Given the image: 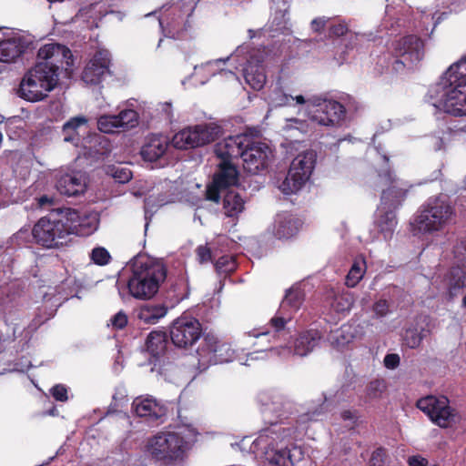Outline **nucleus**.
Wrapping results in <instances>:
<instances>
[{
	"instance_id": "09e8293b",
	"label": "nucleus",
	"mask_w": 466,
	"mask_h": 466,
	"mask_svg": "<svg viewBox=\"0 0 466 466\" xmlns=\"http://www.w3.org/2000/svg\"><path fill=\"white\" fill-rule=\"evenodd\" d=\"M385 390V383L382 380H373L367 388V394L370 398H379Z\"/></svg>"
},
{
	"instance_id": "4468645a",
	"label": "nucleus",
	"mask_w": 466,
	"mask_h": 466,
	"mask_svg": "<svg viewBox=\"0 0 466 466\" xmlns=\"http://www.w3.org/2000/svg\"><path fill=\"white\" fill-rule=\"evenodd\" d=\"M417 407L431 420L441 428L451 427L459 420L458 413L450 406L449 400L444 396L429 395L417 401Z\"/></svg>"
},
{
	"instance_id": "0eeeda50",
	"label": "nucleus",
	"mask_w": 466,
	"mask_h": 466,
	"mask_svg": "<svg viewBox=\"0 0 466 466\" xmlns=\"http://www.w3.org/2000/svg\"><path fill=\"white\" fill-rule=\"evenodd\" d=\"M454 217V208L446 198H430L418 210L410 223L411 229L415 235H431L451 225Z\"/></svg>"
},
{
	"instance_id": "c03bdc74",
	"label": "nucleus",
	"mask_w": 466,
	"mask_h": 466,
	"mask_svg": "<svg viewBox=\"0 0 466 466\" xmlns=\"http://www.w3.org/2000/svg\"><path fill=\"white\" fill-rule=\"evenodd\" d=\"M90 258L95 264L105 266L109 263L111 256L105 248L96 247L92 249Z\"/></svg>"
},
{
	"instance_id": "dca6fc26",
	"label": "nucleus",
	"mask_w": 466,
	"mask_h": 466,
	"mask_svg": "<svg viewBox=\"0 0 466 466\" xmlns=\"http://www.w3.org/2000/svg\"><path fill=\"white\" fill-rule=\"evenodd\" d=\"M303 299V292L299 287H292L287 291L279 311L270 319V326L275 331V334L272 335L274 339H279L280 337L287 334L284 329L285 325L291 319L292 314L300 308Z\"/></svg>"
},
{
	"instance_id": "a211bd4d",
	"label": "nucleus",
	"mask_w": 466,
	"mask_h": 466,
	"mask_svg": "<svg viewBox=\"0 0 466 466\" xmlns=\"http://www.w3.org/2000/svg\"><path fill=\"white\" fill-rule=\"evenodd\" d=\"M201 330V324L197 319L181 316L173 322L170 338L177 347L187 348L200 338Z\"/></svg>"
},
{
	"instance_id": "4d7b16f0",
	"label": "nucleus",
	"mask_w": 466,
	"mask_h": 466,
	"mask_svg": "<svg viewBox=\"0 0 466 466\" xmlns=\"http://www.w3.org/2000/svg\"><path fill=\"white\" fill-rule=\"evenodd\" d=\"M400 364V356L398 354H387L384 358V365L386 368L393 370Z\"/></svg>"
},
{
	"instance_id": "423d86ee",
	"label": "nucleus",
	"mask_w": 466,
	"mask_h": 466,
	"mask_svg": "<svg viewBox=\"0 0 466 466\" xmlns=\"http://www.w3.org/2000/svg\"><path fill=\"white\" fill-rule=\"evenodd\" d=\"M385 188L376 212L375 223L385 239L390 238L397 225L394 210L401 205L410 187L408 182L397 178L390 170L379 173Z\"/></svg>"
},
{
	"instance_id": "72a5a7b5",
	"label": "nucleus",
	"mask_w": 466,
	"mask_h": 466,
	"mask_svg": "<svg viewBox=\"0 0 466 466\" xmlns=\"http://www.w3.org/2000/svg\"><path fill=\"white\" fill-rule=\"evenodd\" d=\"M224 63L225 60L217 59L213 61H208L201 66H196L194 67V73L191 76V77L194 80V85L198 86L204 85L205 83H207L210 76L216 75V70L219 67V65Z\"/></svg>"
},
{
	"instance_id": "a878e982",
	"label": "nucleus",
	"mask_w": 466,
	"mask_h": 466,
	"mask_svg": "<svg viewBox=\"0 0 466 466\" xmlns=\"http://www.w3.org/2000/svg\"><path fill=\"white\" fill-rule=\"evenodd\" d=\"M29 44L30 40L19 33L0 42V62H14L25 52Z\"/></svg>"
},
{
	"instance_id": "473e14b6",
	"label": "nucleus",
	"mask_w": 466,
	"mask_h": 466,
	"mask_svg": "<svg viewBox=\"0 0 466 466\" xmlns=\"http://www.w3.org/2000/svg\"><path fill=\"white\" fill-rule=\"evenodd\" d=\"M221 194H224L222 203L224 214L228 218H237L244 209L243 198L234 190H228Z\"/></svg>"
},
{
	"instance_id": "f03ea898",
	"label": "nucleus",
	"mask_w": 466,
	"mask_h": 466,
	"mask_svg": "<svg viewBox=\"0 0 466 466\" xmlns=\"http://www.w3.org/2000/svg\"><path fill=\"white\" fill-rule=\"evenodd\" d=\"M38 62L22 77L16 95L28 102H39L48 96L59 81L58 70H67L73 65L69 48L51 43L41 46L37 52Z\"/></svg>"
},
{
	"instance_id": "2f4dec72",
	"label": "nucleus",
	"mask_w": 466,
	"mask_h": 466,
	"mask_svg": "<svg viewBox=\"0 0 466 466\" xmlns=\"http://www.w3.org/2000/svg\"><path fill=\"white\" fill-rule=\"evenodd\" d=\"M357 327L351 324H344L339 329L330 332L329 341L338 350L347 349L357 337Z\"/></svg>"
},
{
	"instance_id": "ddd939ff",
	"label": "nucleus",
	"mask_w": 466,
	"mask_h": 466,
	"mask_svg": "<svg viewBox=\"0 0 466 466\" xmlns=\"http://www.w3.org/2000/svg\"><path fill=\"white\" fill-rule=\"evenodd\" d=\"M235 351L231 345L214 334H206L197 350L198 364L202 369L208 365L233 360Z\"/></svg>"
},
{
	"instance_id": "7c9ffc66",
	"label": "nucleus",
	"mask_w": 466,
	"mask_h": 466,
	"mask_svg": "<svg viewBox=\"0 0 466 466\" xmlns=\"http://www.w3.org/2000/svg\"><path fill=\"white\" fill-rule=\"evenodd\" d=\"M299 221L289 214H279L274 221L273 234L276 238H289L299 231Z\"/></svg>"
},
{
	"instance_id": "052dcab7",
	"label": "nucleus",
	"mask_w": 466,
	"mask_h": 466,
	"mask_svg": "<svg viewBox=\"0 0 466 466\" xmlns=\"http://www.w3.org/2000/svg\"><path fill=\"white\" fill-rule=\"evenodd\" d=\"M355 417V414L351 410H344L341 412V418L344 420H353Z\"/></svg>"
},
{
	"instance_id": "39448f33",
	"label": "nucleus",
	"mask_w": 466,
	"mask_h": 466,
	"mask_svg": "<svg viewBox=\"0 0 466 466\" xmlns=\"http://www.w3.org/2000/svg\"><path fill=\"white\" fill-rule=\"evenodd\" d=\"M130 267L132 274L127 282L130 295L138 299L153 298L167 277L162 260L142 254L132 259Z\"/></svg>"
},
{
	"instance_id": "20e7f679",
	"label": "nucleus",
	"mask_w": 466,
	"mask_h": 466,
	"mask_svg": "<svg viewBox=\"0 0 466 466\" xmlns=\"http://www.w3.org/2000/svg\"><path fill=\"white\" fill-rule=\"evenodd\" d=\"M198 431L191 425L178 427L177 431H159L147 441L146 453L164 466H182Z\"/></svg>"
},
{
	"instance_id": "6e6552de",
	"label": "nucleus",
	"mask_w": 466,
	"mask_h": 466,
	"mask_svg": "<svg viewBox=\"0 0 466 466\" xmlns=\"http://www.w3.org/2000/svg\"><path fill=\"white\" fill-rule=\"evenodd\" d=\"M295 99L296 104L306 105L307 116L319 126L338 127L346 119L345 106L336 100L319 96L306 98L302 95L296 96Z\"/></svg>"
},
{
	"instance_id": "5701e85b",
	"label": "nucleus",
	"mask_w": 466,
	"mask_h": 466,
	"mask_svg": "<svg viewBox=\"0 0 466 466\" xmlns=\"http://www.w3.org/2000/svg\"><path fill=\"white\" fill-rule=\"evenodd\" d=\"M218 167L219 170L214 176V185L209 187L207 191L208 198L216 202L221 195L222 190L229 186L235 185L238 180V171L231 161L221 160Z\"/></svg>"
},
{
	"instance_id": "de8ad7c7",
	"label": "nucleus",
	"mask_w": 466,
	"mask_h": 466,
	"mask_svg": "<svg viewBox=\"0 0 466 466\" xmlns=\"http://www.w3.org/2000/svg\"><path fill=\"white\" fill-rule=\"evenodd\" d=\"M127 314L120 310L110 318L107 325L114 329H122L127 326Z\"/></svg>"
},
{
	"instance_id": "6ab92c4d",
	"label": "nucleus",
	"mask_w": 466,
	"mask_h": 466,
	"mask_svg": "<svg viewBox=\"0 0 466 466\" xmlns=\"http://www.w3.org/2000/svg\"><path fill=\"white\" fill-rule=\"evenodd\" d=\"M271 156L270 148L261 142H251L245 146L241 158L243 160V167L251 174H257L264 169Z\"/></svg>"
},
{
	"instance_id": "f3484780",
	"label": "nucleus",
	"mask_w": 466,
	"mask_h": 466,
	"mask_svg": "<svg viewBox=\"0 0 466 466\" xmlns=\"http://www.w3.org/2000/svg\"><path fill=\"white\" fill-rule=\"evenodd\" d=\"M321 339V333L318 329H309L301 332L294 340L293 346H279L271 348L269 353L281 359H289L292 355L305 357L309 354Z\"/></svg>"
},
{
	"instance_id": "cd10ccee",
	"label": "nucleus",
	"mask_w": 466,
	"mask_h": 466,
	"mask_svg": "<svg viewBox=\"0 0 466 466\" xmlns=\"http://www.w3.org/2000/svg\"><path fill=\"white\" fill-rule=\"evenodd\" d=\"M431 331V320L428 316H419L405 331L404 341L410 349L418 348L422 340L427 338Z\"/></svg>"
},
{
	"instance_id": "bb28decb",
	"label": "nucleus",
	"mask_w": 466,
	"mask_h": 466,
	"mask_svg": "<svg viewBox=\"0 0 466 466\" xmlns=\"http://www.w3.org/2000/svg\"><path fill=\"white\" fill-rule=\"evenodd\" d=\"M56 188L62 195L67 197L80 195L86 188V177L81 172L62 174L57 177Z\"/></svg>"
},
{
	"instance_id": "3c124183",
	"label": "nucleus",
	"mask_w": 466,
	"mask_h": 466,
	"mask_svg": "<svg viewBox=\"0 0 466 466\" xmlns=\"http://www.w3.org/2000/svg\"><path fill=\"white\" fill-rule=\"evenodd\" d=\"M386 452L385 450L380 448L375 450L370 459V466H383L385 462Z\"/></svg>"
},
{
	"instance_id": "412c9836",
	"label": "nucleus",
	"mask_w": 466,
	"mask_h": 466,
	"mask_svg": "<svg viewBox=\"0 0 466 466\" xmlns=\"http://www.w3.org/2000/svg\"><path fill=\"white\" fill-rule=\"evenodd\" d=\"M397 53L400 56L396 61L395 68L400 66L410 67L419 63L424 56L423 42L415 35H408L403 37L397 46Z\"/></svg>"
},
{
	"instance_id": "c9c22d12",
	"label": "nucleus",
	"mask_w": 466,
	"mask_h": 466,
	"mask_svg": "<svg viewBox=\"0 0 466 466\" xmlns=\"http://www.w3.org/2000/svg\"><path fill=\"white\" fill-rule=\"evenodd\" d=\"M282 131L286 136L297 139L299 135L309 132V125L306 120L299 118H287L282 126Z\"/></svg>"
},
{
	"instance_id": "ea45409f",
	"label": "nucleus",
	"mask_w": 466,
	"mask_h": 466,
	"mask_svg": "<svg viewBox=\"0 0 466 466\" xmlns=\"http://www.w3.org/2000/svg\"><path fill=\"white\" fill-rule=\"evenodd\" d=\"M366 262L363 258H357L347 277H346V285L350 288H354L363 278L364 273L366 271Z\"/></svg>"
},
{
	"instance_id": "bf43d9fd",
	"label": "nucleus",
	"mask_w": 466,
	"mask_h": 466,
	"mask_svg": "<svg viewBox=\"0 0 466 466\" xmlns=\"http://www.w3.org/2000/svg\"><path fill=\"white\" fill-rule=\"evenodd\" d=\"M426 460L419 456H414L409 459L410 466H426Z\"/></svg>"
},
{
	"instance_id": "79ce46f5",
	"label": "nucleus",
	"mask_w": 466,
	"mask_h": 466,
	"mask_svg": "<svg viewBox=\"0 0 466 466\" xmlns=\"http://www.w3.org/2000/svg\"><path fill=\"white\" fill-rule=\"evenodd\" d=\"M98 129L106 134L121 132L116 115H103L97 119Z\"/></svg>"
},
{
	"instance_id": "338daca9",
	"label": "nucleus",
	"mask_w": 466,
	"mask_h": 466,
	"mask_svg": "<svg viewBox=\"0 0 466 466\" xmlns=\"http://www.w3.org/2000/svg\"><path fill=\"white\" fill-rule=\"evenodd\" d=\"M249 442H250L249 438H248V437L243 438L239 444L241 450H246V448H247L248 444H249Z\"/></svg>"
},
{
	"instance_id": "1a4fd4ad",
	"label": "nucleus",
	"mask_w": 466,
	"mask_h": 466,
	"mask_svg": "<svg viewBox=\"0 0 466 466\" xmlns=\"http://www.w3.org/2000/svg\"><path fill=\"white\" fill-rule=\"evenodd\" d=\"M68 219L65 214L41 218L32 229L35 242L47 248L62 247L70 240Z\"/></svg>"
},
{
	"instance_id": "0e129e2a",
	"label": "nucleus",
	"mask_w": 466,
	"mask_h": 466,
	"mask_svg": "<svg viewBox=\"0 0 466 466\" xmlns=\"http://www.w3.org/2000/svg\"><path fill=\"white\" fill-rule=\"evenodd\" d=\"M219 74L224 75L227 78L238 79V77L236 76L235 73L230 71V70L220 69Z\"/></svg>"
},
{
	"instance_id": "8fccbe9b",
	"label": "nucleus",
	"mask_w": 466,
	"mask_h": 466,
	"mask_svg": "<svg viewBox=\"0 0 466 466\" xmlns=\"http://www.w3.org/2000/svg\"><path fill=\"white\" fill-rule=\"evenodd\" d=\"M373 311L379 318L387 316L390 312V302L386 299H378L373 305Z\"/></svg>"
},
{
	"instance_id": "864d4df0",
	"label": "nucleus",
	"mask_w": 466,
	"mask_h": 466,
	"mask_svg": "<svg viewBox=\"0 0 466 466\" xmlns=\"http://www.w3.org/2000/svg\"><path fill=\"white\" fill-rule=\"evenodd\" d=\"M329 34L334 36H342L348 33V26L345 23H337L329 25Z\"/></svg>"
},
{
	"instance_id": "9d476101",
	"label": "nucleus",
	"mask_w": 466,
	"mask_h": 466,
	"mask_svg": "<svg viewBox=\"0 0 466 466\" xmlns=\"http://www.w3.org/2000/svg\"><path fill=\"white\" fill-rule=\"evenodd\" d=\"M317 155L311 149L299 153L291 161L289 172L279 188L285 195L299 191L309 179L315 167Z\"/></svg>"
},
{
	"instance_id": "4be33fe9",
	"label": "nucleus",
	"mask_w": 466,
	"mask_h": 466,
	"mask_svg": "<svg viewBox=\"0 0 466 466\" xmlns=\"http://www.w3.org/2000/svg\"><path fill=\"white\" fill-rule=\"evenodd\" d=\"M132 410L147 421H157L166 416L167 408L164 402L152 396H139L133 400Z\"/></svg>"
},
{
	"instance_id": "6e6d98bb",
	"label": "nucleus",
	"mask_w": 466,
	"mask_h": 466,
	"mask_svg": "<svg viewBox=\"0 0 466 466\" xmlns=\"http://www.w3.org/2000/svg\"><path fill=\"white\" fill-rule=\"evenodd\" d=\"M197 255L200 263H205L211 259V251L206 246H199L197 248Z\"/></svg>"
},
{
	"instance_id": "2eb2a0df",
	"label": "nucleus",
	"mask_w": 466,
	"mask_h": 466,
	"mask_svg": "<svg viewBox=\"0 0 466 466\" xmlns=\"http://www.w3.org/2000/svg\"><path fill=\"white\" fill-rule=\"evenodd\" d=\"M453 255L457 266L445 276L441 291L449 299H453L466 288V239L455 245Z\"/></svg>"
},
{
	"instance_id": "c85d7f7f",
	"label": "nucleus",
	"mask_w": 466,
	"mask_h": 466,
	"mask_svg": "<svg viewBox=\"0 0 466 466\" xmlns=\"http://www.w3.org/2000/svg\"><path fill=\"white\" fill-rule=\"evenodd\" d=\"M169 147V139L163 135H150L146 138L140 154L144 160L153 162L162 157Z\"/></svg>"
},
{
	"instance_id": "e2e57ef3",
	"label": "nucleus",
	"mask_w": 466,
	"mask_h": 466,
	"mask_svg": "<svg viewBox=\"0 0 466 466\" xmlns=\"http://www.w3.org/2000/svg\"><path fill=\"white\" fill-rule=\"evenodd\" d=\"M442 147H443L442 139L439 138V137L434 138V144H433L434 150L438 151V150H441Z\"/></svg>"
},
{
	"instance_id": "4c0bfd02",
	"label": "nucleus",
	"mask_w": 466,
	"mask_h": 466,
	"mask_svg": "<svg viewBox=\"0 0 466 466\" xmlns=\"http://www.w3.org/2000/svg\"><path fill=\"white\" fill-rule=\"evenodd\" d=\"M420 19L422 26L428 30L429 26H432L431 31L441 21L444 13H439L437 8L433 5L425 6L420 10Z\"/></svg>"
},
{
	"instance_id": "9b49d317",
	"label": "nucleus",
	"mask_w": 466,
	"mask_h": 466,
	"mask_svg": "<svg viewBox=\"0 0 466 466\" xmlns=\"http://www.w3.org/2000/svg\"><path fill=\"white\" fill-rule=\"evenodd\" d=\"M221 134L220 126L215 123H203L186 127L172 138V144L179 149L203 147L215 141Z\"/></svg>"
},
{
	"instance_id": "7ed1b4c3",
	"label": "nucleus",
	"mask_w": 466,
	"mask_h": 466,
	"mask_svg": "<svg viewBox=\"0 0 466 466\" xmlns=\"http://www.w3.org/2000/svg\"><path fill=\"white\" fill-rule=\"evenodd\" d=\"M425 102L438 111L466 116V56L451 65L429 87Z\"/></svg>"
},
{
	"instance_id": "aec40b11",
	"label": "nucleus",
	"mask_w": 466,
	"mask_h": 466,
	"mask_svg": "<svg viewBox=\"0 0 466 466\" xmlns=\"http://www.w3.org/2000/svg\"><path fill=\"white\" fill-rule=\"evenodd\" d=\"M111 56L106 49L97 50L86 66L82 79L88 85H97L110 75Z\"/></svg>"
},
{
	"instance_id": "680f3d73",
	"label": "nucleus",
	"mask_w": 466,
	"mask_h": 466,
	"mask_svg": "<svg viewBox=\"0 0 466 466\" xmlns=\"http://www.w3.org/2000/svg\"><path fill=\"white\" fill-rule=\"evenodd\" d=\"M52 202V199L50 198H48L47 196H42L41 198H38V205L40 207H44L47 204H50Z\"/></svg>"
},
{
	"instance_id": "c756f323",
	"label": "nucleus",
	"mask_w": 466,
	"mask_h": 466,
	"mask_svg": "<svg viewBox=\"0 0 466 466\" xmlns=\"http://www.w3.org/2000/svg\"><path fill=\"white\" fill-rule=\"evenodd\" d=\"M88 127V119L84 116L70 118L63 125L62 134L65 142L72 143L77 147L80 143L81 133Z\"/></svg>"
},
{
	"instance_id": "f8f14e48",
	"label": "nucleus",
	"mask_w": 466,
	"mask_h": 466,
	"mask_svg": "<svg viewBox=\"0 0 466 466\" xmlns=\"http://www.w3.org/2000/svg\"><path fill=\"white\" fill-rule=\"evenodd\" d=\"M247 55L243 66V76L246 83L254 90H260L266 84L267 76L263 66V53L259 50H249L248 46H239L228 59H237Z\"/></svg>"
},
{
	"instance_id": "774afa93",
	"label": "nucleus",
	"mask_w": 466,
	"mask_h": 466,
	"mask_svg": "<svg viewBox=\"0 0 466 466\" xmlns=\"http://www.w3.org/2000/svg\"><path fill=\"white\" fill-rule=\"evenodd\" d=\"M337 59L339 64H342L346 60L345 52H342Z\"/></svg>"
},
{
	"instance_id": "e433bc0d",
	"label": "nucleus",
	"mask_w": 466,
	"mask_h": 466,
	"mask_svg": "<svg viewBox=\"0 0 466 466\" xmlns=\"http://www.w3.org/2000/svg\"><path fill=\"white\" fill-rule=\"evenodd\" d=\"M353 302V295L350 292L335 294L330 302V309L339 315H345L350 310Z\"/></svg>"
},
{
	"instance_id": "f257e3e1",
	"label": "nucleus",
	"mask_w": 466,
	"mask_h": 466,
	"mask_svg": "<svg viewBox=\"0 0 466 466\" xmlns=\"http://www.w3.org/2000/svg\"><path fill=\"white\" fill-rule=\"evenodd\" d=\"M264 420L269 427L262 429L250 443L249 452L265 458L271 466H293L303 458L301 448L288 449L286 441L307 433L309 422L317 420L322 408L294 414L295 404L277 391H263L258 395Z\"/></svg>"
},
{
	"instance_id": "f704fd0d",
	"label": "nucleus",
	"mask_w": 466,
	"mask_h": 466,
	"mask_svg": "<svg viewBox=\"0 0 466 466\" xmlns=\"http://www.w3.org/2000/svg\"><path fill=\"white\" fill-rule=\"evenodd\" d=\"M167 313L164 305H145L138 310L137 317L146 324H156Z\"/></svg>"
},
{
	"instance_id": "69168bd1",
	"label": "nucleus",
	"mask_w": 466,
	"mask_h": 466,
	"mask_svg": "<svg viewBox=\"0 0 466 466\" xmlns=\"http://www.w3.org/2000/svg\"><path fill=\"white\" fill-rule=\"evenodd\" d=\"M269 335V332L268 331H262V332H256V331H252V333H250V336H253L255 338H264V337H268Z\"/></svg>"
},
{
	"instance_id": "5fc2aeb1",
	"label": "nucleus",
	"mask_w": 466,
	"mask_h": 466,
	"mask_svg": "<svg viewBox=\"0 0 466 466\" xmlns=\"http://www.w3.org/2000/svg\"><path fill=\"white\" fill-rule=\"evenodd\" d=\"M329 19L326 18L324 16L317 17V18L313 19L310 23L311 30L316 33H320L326 27V25L329 24Z\"/></svg>"
},
{
	"instance_id": "13d9d810",
	"label": "nucleus",
	"mask_w": 466,
	"mask_h": 466,
	"mask_svg": "<svg viewBox=\"0 0 466 466\" xmlns=\"http://www.w3.org/2000/svg\"><path fill=\"white\" fill-rule=\"evenodd\" d=\"M158 106L163 114L165 115V117L166 118H168L170 119L172 117V106H171V104L167 103V102H165V103H161V104H158Z\"/></svg>"
},
{
	"instance_id": "37998d69",
	"label": "nucleus",
	"mask_w": 466,
	"mask_h": 466,
	"mask_svg": "<svg viewBox=\"0 0 466 466\" xmlns=\"http://www.w3.org/2000/svg\"><path fill=\"white\" fill-rule=\"evenodd\" d=\"M296 96L284 93L279 88H275L268 96V103L273 106H285L291 105V101L296 102Z\"/></svg>"
},
{
	"instance_id": "393cba45",
	"label": "nucleus",
	"mask_w": 466,
	"mask_h": 466,
	"mask_svg": "<svg viewBox=\"0 0 466 466\" xmlns=\"http://www.w3.org/2000/svg\"><path fill=\"white\" fill-rule=\"evenodd\" d=\"M65 215L68 219L67 227L70 228L69 236L73 234L88 236L98 228L99 218L96 213L80 216L77 211L69 210Z\"/></svg>"
},
{
	"instance_id": "b1692460",
	"label": "nucleus",
	"mask_w": 466,
	"mask_h": 466,
	"mask_svg": "<svg viewBox=\"0 0 466 466\" xmlns=\"http://www.w3.org/2000/svg\"><path fill=\"white\" fill-rule=\"evenodd\" d=\"M250 137L246 134L229 136L218 142L215 147V153L221 160L231 161L241 157L245 146L249 144Z\"/></svg>"
},
{
	"instance_id": "603ef678",
	"label": "nucleus",
	"mask_w": 466,
	"mask_h": 466,
	"mask_svg": "<svg viewBox=\"0 0 466 466\" xmlns=\"http://www.w3.org/2000/svg\"><path fill=\"white\" fill-rule=\"evenodd\" d=\"M51 394L57 401L67 400V388L65 385L57 384L51 389Z\"/></svg>"
},
{
	"instance_id": "a19ab883",
	"label": "nucleus",
	"mask_w": 466,
	"mask_h": 466,
	"mask_svg": "<svg viewBox=\"0 0 466 466\" xmlns=\"http://www.w3.org/2000/svg\"><path fill=\"white\" fill-rule=\"evenodd\" d=\"M116 117L121 132L138 126V114L133 109H123L116 115Z\"/></svg>"
},
{
	"instance_id": "49530a36",
	"label": "nucleus",
	"mask_w": 466,
	"mask_h": 466,
	"mask_svg": "<svg viewBox=\"0 0 466 466\" xmlns=\"http://www.w3.org/2000/svg\"><path fill=\"white\" fill-rule=\"evenodd\" d=\"M111 175L118 183H127L132 177L130 169L123 167H112Z\"/></svg>"
},
{
	"instance_id": "a18cd8bd",
	"label": "nucleus",
	"mask_w": 466,
	"mask_h": 466,
	"mask_svg": "<svg viewBox=\"0 0 466 466\" xmlns=\"http://www.w3.org/2000/svg\"><path fill=\"white\" fill-rule=\"evenodd\" d=\"M215 267L218 272L228 273L235 269L236 263L232 257L222 256L217 260Z\"/></svg>"
},
{
	"instance_id": "58836bf2",
	"label": "nucleus",
	"mask_w": 466,
	"mask_h": 466,
	"mask_svg": "<svg viewBox=\"0 0 466 466\" xmlns=\"http://www.w3.org/2000/svg\"><path fill=\"white\" fill-rule=\"evenodd\" d=\"M166 336L163 332L152 331L146 340L147 350L153 356H158L166 349Z\"/></svg>"
}]
</instances>
